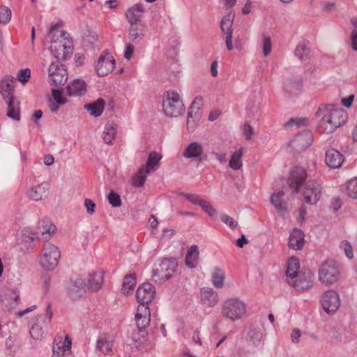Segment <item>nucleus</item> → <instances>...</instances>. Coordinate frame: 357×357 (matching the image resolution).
I'll return each mask as SVG.
<instances>
[{
    "label": "nucleus",
    "mask_w": 357,
    "mask_h": 357,
    "mask_svg": "<svg viewBox=\"0 0 357 357\" xmlns=\"http://www.w3.org/2000/svg\"><path fill=\"white\" fill-rule=\"evenodd\" d=\"M331 105H323L319 107L316 115L323 110L327 111L319 123V129L326 133H332L335 130L342 126L347 119V114L342 109H332Z\"/></svg>",
    "instance_id": "nucleus-1"
},
{
    "label": "nucleus",
    "mask_w": 357,
    "mask_h": 357,
    "mask_svg": "<svg viewBox=\"0 0 357 357\" xmlns=\"http://www.w3.org/2000/svg\"><path fill=\"white\" fill-rule=\"evenodd\" d=\"M56 229V226L53 225L50 219L47 218L42 219L38 222L33 236V234L31 236L26 235V233L23 234L22 242L29 243V245L25 248H22V249L27 252L32 251L34 248L33 242L35 239H40L47 241L50 239L52 234L55 232Z\"/></svg>",
    "instance_id": "nucleus-2"
},
{
    "label": "nucleus",
    "mask_w": 357,
    "mask_h": 357,
    "mask_svg": "<svg viewBox=\"0 0 357 357\" xmlns=\"http://www.w3.org/2000/svg\"><path fill=\"white\" fill-rule=\"evenodd\" d=\"M162 109L164 114L169 117H177L184 112V105L176 91H169L164 93Z\"/></svg>",
    "instance_id": "nucleus-3"
},
{
    "label": "nucleus",
    "mask_w": 357,
    "mask_h": 357,
    "mask_svg": "<svg viewBox=\"0 0 357 357\" xmlns=\"http://www.w3.org/2000/svg\"><path fill=\"white\" fill-rule=\"evenodd\" d=\"M340 278V269L336 261L328 260L320 265L318 270V279L321 284L331 286L336 283Z\"/></svg>",
    "instance_id": "nucleus-4"
},
{
    "label": "nucleus",
    "mask_w": 357,
    "mask_h": 357,
    "mask_svg": "<svg viewBox=\"0 0 357 357\" xmlns=\"http://www.w3.org/2000/svg\"><path fill=\"white\" fill-rule=\"evenodd\" d=\"M60 258L59 248L50 243H46L40 255V265L45 270H54Z\"/></svg>",
    "instance_id": "nucleus-5"
},
{
    "label": "nucleus",
    "mask_w": 357,
    "mask_h": 357,
    "mask_svg": "<svg viewBox=\"0 0 357 357\" xmlns=\"http://www.w3.org/2000/svg\"><path fill=\"white\" fill-rule=\"evenodd\" d=\"M245 305L238 298H229L222 304V315L234 321L240 319L245 313Z\"/></svg>",
    "instance_id": "nucleus-6"
},
{
    "label": "nucleus",
    "mask_w": 357,
    "mask_h": 357,
    "mask_svg": "<svg viewBox=\"0 0 357 357\" xmlns=\"http://www.w3.org/2000/svg\"><path fill=\"white\" fill-rule=\"evenodd\" d=\"M47 38L52 44L63 43V45H69L73 42L70 35L63 29V22L61 21L52 22L49 25Z\"/></svg>",
    "instance_id": "nucleus-7"
},
{
    "label": "nucleus",
    "mask_w": 357,
    "mask_h": 357,
    "mask_svg": "<svg viewBox=\"0 0 357 357\" xmlns=\"http://www.w3.org/2000/svg\"><path fill=\"white\" fill-rule=\"evenodd\" d=\"M48 75L51 85L60 89L68 79V72L65 66L59 61L52 62L49 67Z\"/></svg>",
    "instance_id": "nucleus-8"
},
{
    "label": "nucleus",
    "mask_w": 357,
    "mask_h": 357,
    "mask_svg": "<svg viewBox=\"0 0 357 357\" xmlns=\"http://www.w3.org/2000/svg\"><path fill=\"white\" fill-rule=\"evenodd\" d=\"M115 65L114 58L107 50H105L99 56L94 68L99 77H104L113 71Z\"/></svg>",
    "instance_id": "nucleus-9"
},
{
    "label": "nucleus",
    "mask_w": 357,
    "mask_h": 357,
    "mask_svg": "<svg viewBox=\"0 0 357 357\" xmlns=\"http://www.w3.org/2000/svg\"><path fill=\"white\" fill-rule=\"evenodd\" d=\"M314 279V274L307 271L299 273L294 279H288L287 282L297 291H304L313 287Z\"/></svg>",
    "instance_id": "nucleus-10"
},
{
    "label": "nucleus",
    "mask_w": 357,
    "mask_h": 357,
    "mask_svg": "<svg viewBox=\"0 0 357 357\" xmlns=\"http://www.w3.org/2000/svg\"><path fill=\"white\" fill-rule=\"evenodd\" d=\"M323 309L328 314H334L340 305L339 294L333 290H327L321 298Z\"/></svg>",
    "instance_id": "nucleus-11"
},
{
    "label": "nucleus",
    "mask_w": 357,
    "mask_h": 357,
    "mask_svg": "<svg viewBox=\"0 0 357 357\" xmlns=\"http://www.w3.org/2000/svg\"><path fill=\"white\" fill-rule=\"evenodd\" d=\"M322 188L319 183L314 180H309L305 186L303 193L305 203L315 204L319 200Z\"/></svg>",
    "instance_id": "nucleus-12"
},
{
    "label": "nucleus",
    "mask_w": 357,
    "mask_h": 357,
    "mask_svg": "<svg viewBox=\"0 0 357 357\" xmlns=\"http://www.w3.org/2000/svg\"><path fill=\"white\" fill-rule=\"evenodd\" d=\"M177 261L174 259H164L158 268L154 271V276H158L163 281H167L176 271L177 268Z\"/></svg>",
    "instance_id": "nucleus-13"
},
{
    "label": "nucleus",
    "mask_w": 357,
    "mask_h": 357,
    "mask_svg": "<svg viewBox=\"0 0 357 357\" xmlns=\"http://www.w3.org/2000/svg\"><path fill=\"white\" fill-rule=\"evenodd\" d=\"M155 294V289L153 285L149 282L142 284L136 291V298L139 305L149 307Z\"/></svg>",
    "instance_id": "nucleus-14"
},
{
    "label": "nucleus",
    "mask_w": 357,
    "mask_h": 357,
    "mask_svg": "<svg viewBox=\"0 0 357 357\" xmlns=\"http://www.w3.org/2000/svg\"><path fill=\"white\" fill-rule=\"evenodd\" d=\"M86 289L88 287L85 279L79 276L70 280L67 293L72 299H77L84 296L86 293Z\"/></svg>",
    "instance_id": "nucleus-15"
},
{
    "label": "nucleus",
    "mask_w": 357,
    "mask_h": 357,
    "mask_svg": "<svg viewBox=\"0 0 357 357\" xmlns=\"http://www.w3.org/2000/svg\"><path fill=\"white\" fill-rule=\"evenodd\" d=\"M313 142L312 134L310 130H304L296 135L290 142V145L296 151L307 149Z\"/></svg>",
    "instance_id": "nucleus-16"
},
{
    "label": "nucleus",
    "mask_w": 357,
    "mask_h": 357,
    "mask_svg": "<svg viewBox=\"0 0 357 357\" xmlns=\"http://www.w3.org/2000/svg\"><path fill=\"white\" fill-rule=\"evenodd\" d=\"M50 194V185L46 182L33 185L26 192L28 198L36 202L47 199Z\"/></svg>",
    "instance_id": "nucleus-17"
},
{
    "label": "nucleus",
    "mask_w": 357,
    "mask_h": 357,
    "mask_svg": "<svg viewBox=\"0 0 357 357\" xmlns=\"http://www.w3.org/2000/svg\"><path fill=\"white\" fill-rule=\"evenodd\" d=\"M135 320L138 331L144 333L150 324L151 312L149 307L139 305L135 316Z\"/></svg>",
    "instance_id": "nucleus-18"
},
{
    "label": "nucleus",
    "mask_w": 357,
    "mask_h": 357,
    "mask_svg": "<svg viewBox=\"0 0 357 357\" xmlns=\"http://www.w3.org/2000/svg\"><path fill=\"white\" fill-rule=\"evenodd\" d=\"M307 172L305 169L301 167H294L289 178V185L291 188L294 189L298 192L300 187L303 184L307 178Z\"/></svg>",
    "instance_id": "nucleus-19"
},
{
    "label": "nucleus",
    "mask_w": 357,
    "mask_h": 357,
    "mask_svg": "<svg viewBox=\"0 0 357 357\" xmlns=\"http://www.w3.org/2000/svg\"><path fill=\"white\" fill-rule=\"evenodd\" d=\"M218 293L210 287H203L200 290L201 303L205 307H213L218 302Z\"/></svg>",
    "instance_id": "nucleus-20"
},
{
    "label": "nucleus",
    "mask_w": 357,
    "mask_h": 357,
    "mask_svg": "<svg viewBox=\"0 0 357 357\" xmlns=\"http://www.w3.org/2000/svg\"><path fill=\"white\" fill-rule=\"evenodd\" d=\"M234 13L229 11L223 17L220 22V28L222 33L225 35V45L232 44V24L234 19Z\"/></svg>",
    "instance_id": "nucleus-21"
},
{
    "label": "nucleus",
    "mask_w": 357,
    "mask_h": 357,
    "mask_svg": "<svg viewBox=\"0 0 357 357\" xmlns=\"http://www.w3.org/2000/svg\"><path fill=\"white\" fill-rule=\"evenodd\" d=\"M16 78L11 75H6L0 81V91L4 100L15 98L14 88Z\"/></svg>",
    "instance_id": "nucleus-22"
},
{
    "label": "nucleus",
    "mask_w": 357,
    "mask_h": 357,
    "mask_svg": "<svg viewBox=\"0 0 357 357\" xmlns=\"http://www.w3.org/2000/svg\"><path fill=\"white\" fill-rule=\"evenodd\" d=\"M87 84L84 79H75L66 86L67 93L69 96H82L86 92Z\"/></svg>",
    "instance_id": "nucleus-23"
},
{
    "label": "nucleus",
    "mask_w": 357,
    "mask_h": 357,
    "mask_svg": "<svg viewBox=\"0 0 357 357\" xmlns=\"http://www.w3.org/2000/svg\"><path fill=\"white\" fill-rule=\"evenodd\" d=\"M344 160V155L336 149H331L326 151L325 162L332 169L341 167Z\"/></svg>",
    "instance_id": "nucleus-24"
},
{
    "label": "nucleus",
    "mask_w": 357,
    "mask_h": 357,
    "mask_svg": "<svg viewBox=\"0 0 357 357\" xmlns=\"http://www.w3.org/2000/svg\"><path fill=\"white\" fill-rule=\"evenodd\" d=\"M48 324L45 322L43 317H37L36 323L31 326L30 329V335L33 339L41 340L47 333Z\"/></svg>",
    "instance_id": "nucleus-25"
},
{
    "label": "nucleus",
    "mask_w": 357,
    "mask_h": 357,
    "mask_svg": "<svg viewBox=\"0 0 357 357\" xmlns=\"http://www.w3.org/2000/svg\"><path fill=\"white\" fill-rule=\"evenodd\" d=\"M304 233L298 229H294L289 238V247L294 250H301L303 247L305 239Z\"/></svg>",
    "instance_id": "nucleus-26"
},
{
    "label": "nucleus",
    "mask_w": 357,
    "mask_h": 357,
    "mask_svg": "<svg viewBox=\"0 0 357 357\" xmlns=\"http://www.w3.org/2000/svg\"><path fill=\"white\" fill-rule=\"evenodd\" d=\"M50 49L57 61L68 60L74 52V46H50Z\"/></svg>",
    "instance_id": "nucleus-27"
},
{
    "label": "nucleus",
    "mask_w": 357,
    "mask_h": 357,
    "mask_svg": "<svg viewBox=\"0 0 357 357\" xmlns=\"http://www.w3.org/2000/svg\"><path fill=\"white\" fill-rule=\"evenodd\" d=\"M144 12V8L142 3H136L128 8L126 12V16L130 24H137L140 21Z\"/></svg>",
    "instance_id": "nucleus-28"
},
{
    "label": "nucleus",
    "mask_w": 357,
    "mask_h": 357,
    "mask_svg": "<svg viewBox=\"0 0 357 357\" xmlns=\"http://www.w3.org/2000/svg\"><path fill=\"white\" fill-rule=\"evenodd\" d=\"M114 341L108 335L100 336L96 342V349L103 354L109 355L113 352Z\"/></svg>",
    "instance_id": "nucleus-29"
},
{
    "label": "nucleus",
    "mask_w": 357,
    "mask_h": 357,
    "mask_svg": "<svg viewBox=\"0 0 357 357\" xmlns=\"http://www.w3.org/2000/svg\"><path fill=\"white\" fill-rule=\"evenodd\" d=\"M284 192L279 191L271 195L270 198L271 203L274 206L277 211L284 215L287 211L286 202L284 200Z\"/></svg>",
    "instance_id": "nucleus-30"
},
{
    "label": "nucleus",
    "mask_w": 357,
    "mask_h": 357,
    "mask_svg": "<svg viewBox=\"0 0 357 357\" xmlns=\"http://www.w3.org/2000/svg\"><path fill=\"white\" fill-rule=\"evenodd\" d=\"M262 337L263 334L259 327L253 325L249 327L246 335V340L249 342L250 344L255 347L259 346L261 344Z\"/></svg>",
    "instance_id": "nucleus-31"
},
{
    "label": "nucleus",
    "mask_w": 357,
    "mask_h": 357,
    "mask_svg": "<svg viewBox=\"0 0 357 357\" xmlns=\"http://www.w3.org/2000/svg\"><path fill=\"white\" fill-rule=\"evenodd\" d=\"M204 151V148L197 142H191L185 149L183 156L185 158H199Z\"/></svg>",
    "instance_id": "nucleus-32"
},
{
    "label": "nucleus",
    "mask_w": 357,
    "mask_h": 357,
    "mask_svg": "<svg viewBox=\"0 0 357 357\" xmlns=\"http://www.w3.org/2000/svg\"><path fill=\"white\" fill-rule=\"evenodd\" d=\"M103 283V274L101 272L90 274L88 279V289L97 291L101 289Z\"/></svg>",
    "instance_id": "nucleus-33"
},
{
    "label": "nucleus",
    "mask_w": 357,
    "mask_h": 357,
    "mask_svg": "<svg viewBox=\"0 0 357 357\" xmlns=\"http://www.w3.org/2000/svg\"><path fill=\"white\" fill-rule=\"evenodd\" d=\"M8 105L7 116L14 120L19 121L20 119V102L15 98L5 100Z\"/></svg>",
    "instance_id": "nucleus-34"
},
{
    "label": "nucleus",
    "mask_w": 357,
    "mask_h": 357,
    "mask_svg": "<svg viewBox=\"0 0 357 357\" xmlns=\"http://www.w3.org/2000/svg\"><path fill=\"white\" fill-rule=\"evenodd\" d=\"M105 100L100 98L93 103L85 105L84 108L91 116L98 117L102 114L105 108Z\"/></svg>",
    "instance_id": "nucleus-35"
},
{
    "label": "nucleus",
    "mask_w": 357,
    "mask_h": 357,
    "mask_svg": "<svg viewBox=\"0 0 357 357\" xmlns=\"http://www.w3.org/2000/svg\"><path fill=\"white\" fill-rule=\"evenodd\" d=\"M285 90L291 95L298 93L303 87V80L299 76L293 77L285 84Z\"/></svg>",
    "instance_id": "nucleus-36"
},
{
    "label": "nucleus",
    "mask_w": 357,
    "mask_h": 357,
    "mask_svg": "<svg viewBox=\"0 0 357 357\" xmlns=\"http://www.w3.org/2000/svg\"><path fill=\"white\" fill-rule=\"evenodd\" d=\"M199 248L196 245H192L185 256V264L188 268H195L198 264Z\"/></svg>",
    "instance_id": "nucleus-37"
},
{
    "label": "nucleus",
    "mask_w": 357,
    "mask_h": 357,
    "mask_svg": "<svg viewBox=\"0 0 357 357\" xmlns=\"http://www.w3.org/2000/svg\"><path fill=\"white\" fill-rule=\"evenodd\" d=\"M161 155L155 151H152L149 153L145 169L146 174H149L151 172L155 171L159 167V162L161 159Z\"/></svg>",
    "instance_id": "nucleus-38"
},
{
    "label": "nucleus",
    "mask_w": 357,
    "mask_h": 357,
    "mask_svg": "<svg viewBox=\"0 0 357 357\" xmlns=\"http://www.w3.org/2000/svg\"><path fill=\"white\" fill-rule=\"evenodd\" d=\"M299 268L300 263L298 259L295 257H291L287 265L286 275L287 280L295 278V277L300 273L298 272Z\"/></svg>",
    "instance_id": "nucleus-39"
},
{
    "label": "nucleus",
    "mask_w": 357,
    "mask_h": 357,
    "mask_svg": "<svg viewBox=\"0 0 357 357\" xmlns=\"http://www.w3.org/2000/svg\"><path fill=\"white\" fill-rule=\"evenodd\" d=\"M137 283L136 275L135 273L126 275L123 278L121 291L123 294H130L132 292Z\"/></svg>",
    "instance_id": "nucleus-40"
},
{
    "label": "nucleus",
    "mask_w": 357,
    "mask_h": 357,
    "mask_svg": "<svg viewBox=\"0 0 357 357\" xmlns=\"http://www.w3.org/2000/svg\"><path fill=\"white\" fill-rule=\"evenodd\" d=\"M245 151V149L244 147H241L238 150L232 153L229 164L231 169L238 170L241 168L243 165L241 158Z\"/></svg>",
    "instance_id": "nucleus-41"
},
{
    "label": "nucleus",
    "mask_w": 357,
    "mask_h": 357,
    "mask_svg": "<svg viewBox=\"0 0 357 357\" xmlns=\"http://www.w3.org/2000/svg\"><path fill=\"white\" fill-rule=\"evenodd\" d=\"M116 125L112 123H107L104 128L102 139L107 144H111L116 135Z\"/></svg>",
    "instance_id": "nucleus-42"
},
{
    "label": "nucleus",
    "mask_w": 357,
    "mask_h": 357,
    "mask_svg": "<svg viewBox=\"0 0 357 357\" xmlns=\"http://www.w3.org/2000/svg\"><path fill=\"white\" fill-rule=\"evenodd\" d=\"M225 279V274L224 271L220 267H215L212 274L213 285L218 289L222 288L224 287Z\"/></svg>",
    "instance_id": "nucleus-43"
},
{
    "label": "nucleus",
    "mask_w": 357,
    "mask_h": 357,
    "mask_svg": "<svg viewBox=\"0 0 357 357\" xmlns=\"http://www.w3.org/2000/svg\"><path fill=\"white\" fill-rule=\"evenodd\" d=\"M200 117L201 114L198 111H193L192 108H189L188 112L187 126L190 132L195 130Z\"/></svg>",
    "instance_id": "nucleus-44"
},
{
    "label": "nucleus",
    "mask_w": 357,
    "mask_h": 357,
    "mask_svg": "<svg viewBox=\"0 0 357 357\" xmlns=\"http://www.w3.org/2000/svg\"><path fill=\"white\" fill-rule=\"evenodd\" d=\"M346 194L353 199H357V177L347 182Z\"/></svg>",
    "instance_id": "nucleus-45"
},
{
    "label": "nucleus",
    "mask_w": 357,
    "mask_h": 357,
    "mask_svg": "<svg viewBox=\"0 0 357 357\" xmlns=\"http://www.w3.org/2000/svg\"><path fill=\"white\" fill-rule=\"evenodd\" d=\"M294 53L303 61L308 60L311 56V50L308 46H296Z\"/></svg>",
    "instance_id": "nucleus-46"
},
{
    "label": "nucleus",
    "mask_w": 357,
    "mask_h": 357,
    "mask_svg": "<svg viewBox=\"0 0 357 357\" xmlns=\"http://www.w3.org/2000/svg\"><path fill=\"white\" fill-rule=\"evenodd\" d=\"M144 36V33L142 30H139L137 24H130L129 30V37L130 40L134 43H138Z\"/></svg>",
    "instance_id": "nucleus-47"
},
{
    "label": "nucleus",
    "mask_w": 357,
    "mask_h": 357,
    "mask_svg": "<svg viewBox=\"0 0 357 357\" xmlns=\"http://www.w3.org/2000/svg\"><path fill=\"white\" fill-rule=\"evenodd\" d=\"M144 173H145V169L142 167L139 169L137 174H135L133 178L134 186L139 188L144 185L146 179V176L144 174Z\"/></svg>",
    "instance_id": "nucleus-48"
},
{
    "label": "nucleus",
    "mask_w": 357,
    "mask_h": 357,
    "mask_svg": "<svg viewBox=\"0 0 357 357\" xmlns=\"http://www.w3.org/2000/svg\"><path fill=\"white\" fill-rule=\"evenodd\" d=\"M11 10L8 7H0V24H6L8 23L11 19Z\"/></svg>",
    "instance_id": "nucleus-49"
},
{
    "label": "nucleus",
    "mask_w": 357,
    "mask_h": 357,
    "mask_svg": "<svg viewBox=\"0 0 357 357\" xmlns=\"http://www.w3.org/2000/svg\"><path fill=\"white\" fill-rule=\"evenodd\" d=\"M62 87H61L60 89L54 87L52 89V97L54 100L56 101V102L59 105H64L67 102L66 98L62 97Z\"/></svg>",
    "instance_id": "nucleus-50"
},
{
    "label": "nucleus",
    "mask_w": 357,
    "mask_h": 357,
    "mask_svg": "<svg viewBox=\"0 0 357 357\" xmlns=\"http://www.w3.org/2000/svg\"><path fill=\"white\" fill-rule=\"evenodd\" d=\"M109 203L113 207H119L121 205V199L119 195L114 192L113 190L110 191L107 196Z\"/></svg>",
    "instance_id": "nucleus-51"
},
{
    "label": "nucleus",
    "mask_w": 357,
    "mask_h": 357,
    "mask_svg": "<svg viewBox=\"0 0 357 357\" xmlns=\"http://www.w3.org/2000/svg\"><path fill=\"white\" fill-rule=\"evenodd\" d=\"M30 76L31 70L29 68L21 69L17 75V79L22 83L24 84L29 81Z\"/></svg>",
    "instance_id": "nucleus-52"
},
{
    "label": "nucleus",
    "mask_w": 357,
    "mask_h": 357,
    "mask_svg": "<svg viewBox=\"0 0 357 357\" xmlns=\"http://www.w3.org/2000/svg\"><path fill=\"white\" fill-rule=\"evenodd\" d=\"M179 195L185 197L192 204L200 206L201 202L203 201L198 195L194 194H189L183 192H179Z\"/></svg>",
    "instance_id": "nucleus-53"
},
{
    "label": "nucleus",
    "mask_w": 357,
    "mask_h": 357,
    "mask_svg": "<svg viewBox=\"0 0 357 357\" xmlns=\"http://www.w3.org/2000/svg\"><path fill=\"white\" fill-rule=\"evenodd\" d=\"M61 340H60L59 343L54 342L52 357H64V353L66 351L61 347Z\"/></svg>",
    "instance_id": "nucleus-54"
},
{
    "label": "nucleus",
    "mask_w": 357,
    "mask_h": 357,
    "mask_svg": "<svg viewBox=\"0 0 357 357\" xmlns=\"http://www.w3.org/2000/svg\"><path fill=\"white\" fill-rule=\"evenodd\" d=\"M200 206L204 212L208 213L211 217L216 214V210L208 201L203 199V201L201 202Z\"/></svg>",
    "instance_id": "nucleus-55"
},
{
    "label": "nucleus",
    "mask_w": 357,
    "mask_h": 357,
    "mask_svg": "<svg viewBox=\"0 0 357 357\" xmlns=\"http://www.w3.org/2000/svg\"><path fill=\"white\" fill-rule=\"evenodd\" d=\"M340 248L344 250L345 255L349 259H353V257H354L353 250H352L351 245L349 242H348L347 241H342L340 243Z\"/></svg>",
    "instance_id": "nucleus-56"
},
{
    "label": "nucleus",
    "mask_w": 357,
    "mask_h": 357,
    "mask_svg": "<svg viewBox=\"0 0 357 357\" xmlns=\"http://www.w3.org/2000/svg\"><path fill=\"white\" fill-rule=\"evenodd\" d=\"M6 348L11 353H15L19 349V345L14 339L9 337L6 340Z\"/></svg>",
    "instance_id": "nucleus-57"
},
{
    "label": "nucleus",
    "mask_w": 357,
    "mask_h": 357,
    "mask_svg": "<svg viewBox=\"0 0 357 357\" xmlns=\"http://www.w3.org/2000/svg\"><path fill=\"white\" fill-rule=\"evenodd\" d=\"M243 133L246 140H250L255 135L254 129L249 123L243 126Z\"/></svg>",
    "instance_id": "nucleus-58"
},
{
    "label": "nucleus",
    "mask_w": 357,
    "mask_h": 357,
    "mask_svg": "<svg viewBox=\"0 0 357 357\" xmlns=\"http://www.w3.org/2000/svg\"><path fill=\"white\" fill-rule=\"evenodd\" d=\"M220 220L231 229H234L237 226L236 221L232 217L228 215H222L220 216Z\"/></svg>",
    "instance_id": "nucleus-59"
},
{
    "label": "nucleus",
    "mask_w": 357,
    "mask_h": 357,
    "mask_svg": "<svg viewBox=\"0 0 357 357\" xmlns=\"http://www.w3.org/2000/svg\"><path fill=\"white\" fill-rule=\"evenodd\" d=\"M52 310L51 308V305L48 304L46 308V313L45 314H39L37 316V317H43V319L45 320V322L47 324H49L51 321V319L52 318Z\"/></svg>",
    "instance_id": "nucleus-60"
},
{
    "label": "nucleus",
    "mask_w": 357,
    "mask_h": 357,
    "mask_svg": "<svg viewBox=\"0 0 357 357\" xmlns=\"http://www.w3.org/2000/svg\"><path fill=\"white\" fill-rule=\"evenodd\" d=\"M84 206L86 208V211L89 214L91 215L95 212L96 204L90 199H86L84 200Z\"/></svg>",
    "instance_id": "nucleus-61"
},
{
    "label": "nucleus",
    "mask_w": 357,
    "mask_h": 357,
    "mask_svg": "<svg viewBox=\"0 0 357 357\" xmlns=\"http://www.w3.org/2000/svg\"><path fill=\"white\" fill-rule=\"evenodd\" d=\"M75 63L76 66H81L84 64L85 61V56L84 54L82 53H76L75 54Z\"/></svg>",
    "instance_id": "nucleus-62"
},
{
    "label": "nucleus",
    "mask_w": 357,
    "mask_h": 357,
    "mask_svg": "<svg viewBox=\"0 0 357 357\" xmlns=\"http://www.w3.org/2000/svg\"><path fill=\"white\" fill-rule=\"evenodd\" d=\"M301 335V333L299 329H297V328L294 329L291 333V339L292 342L298 343L299 342Z\"/></svg>",
    "instance_id": "nucleus-63"
},
{
    "label": "nucleus",
    "mask_w": 357,
    "mask_h": 357,
    "mask_svg": "<svg viewBox=\"0 0 357 357\" xmlns=\"http://www.w3.org/2000/svg\"><path fill=\"white\" fill-rule=\"evenodd\" d=\"M354 99V95H350L347 98H342V101H341L342 105L347 108H349L352 105Z\"/></svg>",
    "instance_id": "nucleus-64"
}]
</instances>
